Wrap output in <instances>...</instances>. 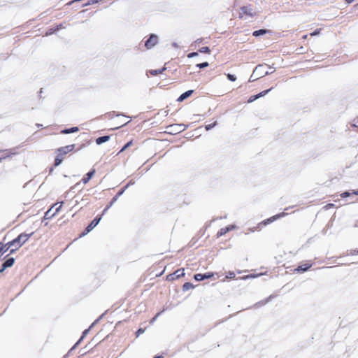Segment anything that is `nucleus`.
<instances>
[{
    "label": "nucleus",
    "instance_id": "nucleus-1",
    "mask_svg": "<svg viewBox=\"0 0 358 358\" xmlns=\"http://www.w3.org/2000/svg\"><path fill=\"white\" fill-rule=\"evenodd\" d=\"M34 232L30 234L21 233L15 238L6 243L0 242V247H1L3 254L4 255L12 247H17V248H20L29 240L30 237L32 236Z\"/></svg>",
    "mask_w": 358,
    "mask_h": 358
},
{
    "label": "nucleus",
    "instance_id": "nucleus-2",
    "mask_svg": "<svg viewBox=\"0 0 358 358\" xmlns=\"http://www.w3.org/2000/svg\"><path fill=\"white\" fill-rule=\"evenodd\" d=\"M76 145L71 144L66 146L59 148L57 150V155L55 157L54 162V166L57 167L59 166L64 159V156L75 150Z\"/></svg>",
    "mask_w": 358,
    "mask_h": 358
},
{
    "label": "nucleus",
    "instance_id": "nucleus-3",
    "mask_svg": "<svg viewBox=\"0 0 358 358\" xmlns=\"http://www.w3.org/2000/svg\"><path fill=\"white\" fill-rule=\"evenodd\" d=\"M102 214L96 215L94 220L85 227L84 231L80 235V237L85 236L88 233H90L92 230H93L100 222L102 218Z\"/></svg>",
    "mask_w": 358,
    "mask_h": 358
},
{
    "label": "nucleus",
    "instance_id": "nucleus-4",
    "mask_svg": "<svg viewBox=\"0 0 358 358\" xmlns=\"http://www.w3.org/2000/svg\"><path fill=\"white\" fill-rule=\"evenodd\" d=\"M264 64H259L257 65L255 70H254V73H256L257 76H259V77H263V76H267V75H269L272 73H273L275 71V69L274 67H272V66H269V69H271L272 71H264Z\"/></svg>",
    "mask_w": 358,
    "mask_h": 358
},
{
    "label": "nucleus",
    "instance_id": "nucleus-5",
    "mask_svg": "<svg viewBox=\"0 0 358 358\" xmlns=\"http://www.w3.org/2000/svg\"><path fill=\"white\" fill-rule=\"evenodd\" d=\"M127 189V187H123L119 192L113 197L109 203L105 207L102 212V215H104L108 209L117 201L118 198L124 194L125 190Z\"/></svg>",
    "mask_w": 358,
    "mask_h": 358
},
{
    "label": "nucleus",
    "instance_id": "nucleus-6",
    "mask_svg": "<svg viewBox=\"0 0 358 358\" xmlns=\"http://www.w3.org/2000/svg\"><path fill=\"white\" fill-rule=\"evenodd\" d=\"M159 38L157 35L155 34H150L148 38L145 41V47L150 50L157 43Z\"/></svg>",
    "mask_w": 358,
    "mask_h": 358
},
{
    "label": "nucleus",
    "instance_id": "nucleus-7",
    "mask_svg": "<svg viewBox=\"0 0 358 358\" xmlns=\"http://www.w3.org/2000/svg\"><path fill=\"white\" fill-rule=\"evenodd\" d=\"M187 126L184 124H173L167 127L169 133H180L187 129Z\"/></svg>",
    "mask_w": 358,
    "mask_h": 358
},
{
    "label": "nucleus",
    "instance_id": "nucleus-8",
    "mask_svg": "<svg viewBox=\"0 0 358 358\" xmlns=\"http://www.w3.org/2000/svg\"><path fill=\"white\" fill-rule=\"evenodd\" d=\"M185 275V271L183 268H179L176 270L174 273L169 274L166 276V280L168 281H173L176 279L180 278V277H182Z\"/></svg>",
    "mask_w": 358,
    "mask_h": 358
},
{
    "label": "nucleus",
    "instance_id": "nucleus-9",
    "mask_svg": "<svg viewBox=\"0 0 358 358\" xmlns=\"http://www.w3.org/2000/svg\"><path fill=\"white\" fill-rule=\"evenodd\" d=\"M214 273L213 272H207L205 273H196L194 275V278L196 281H202L206 279H210L213 277Z\"/></svg>",
    "mask_w": 358,
    "mask_h": 358
},
{
    "label": "nucleus",
    "instance_id": "nucleus-10",
    "mask_svg": "<svg viewBox=\"0 0 358 358\" xmlns=\"http://www.w3.org/2000/svg\"><path fill=\"white\" fill-rule=\"evenodd\" d=\"M240 10H241V13H240L241 15L243 13V14H245L250 17H254L255 15V13L253 11V9L252 8V7L250 6H242V7H241Z\"/></svg>",
    "mask_w": 358,
    "mask_h": 358
},
{
    "label": "nucleus",
    "instance_id": "nucleus-11",
    "mask_svg": "<svg viewBox=\"0 0 358 358\" xmlns=\"http://www.w3.org/2000/svg\"><path fill=\"white\" fill-rule=\"evenodd\" d=\"M287 215V213L282 212V213H278L275 215H273L268 219H266L265 220H264L262 222V223L264 224V225H267L268 224H271V222L275 221L276 220L279 219V218H281L284 216H285Z\"/></svg>",
    "mask_w": 358,
    "mask_h": 358
},
{
    "label": "nucleus",
    "instance_id": "nucleus-12",
    "mask_svg": "<svg viewBox=\"0 0 358 358\" xmlns=\"http://www.w3.org/2000/svg\"><path fill=\"white\" fill-rule=\"evenodd\" d=\"M65 27H66L65 23L62 22L59 24H58L54 27H51V28L48 29V30L45 33V36L52 35V34H55V32L58 31L59 30L64 29Z\"/></svg>",
    "mask_w": 358,
    "mask_h": 358
},
{
    "label": "nucleus",
    "instance_id": "nucleus-13",
    "mask_svg": "<svg viewBox=\"0 0 358 358\" xmlns=\"http://www.w3.org/2000/svg\"><path fill=\"white\" fill-rule=\"evenodd\" d=\"M8 256L9 255L6 256V257L3 259V262L1 264L6 269L12 267L15 262V259L14 257H8Z\"/></svg>",
    "mask_w": 358,
    "mask_h": 358
},
{
    "label": "nucleus",
    "instance_id": "nucleus-14",
    "mask_svg": "<svg viewBox=\"0 0 358 358\" xmlns=\"http://www.w3.org/2000/svg\"><path fill=\"white\" fill-rule=\"evenodd\" d=\"M312 266V264L306 263L304 264H301L298 266L294 271L296 273H302L307 271Z\"/></svg>",
    "mask_w": 358,
    "mask_h": 358
},
{
    "label": "nucleus",
    "instance_id": "nucleus-15",
    "mask_svg": "<svg viewBox=\"0 0 358 358\" xmlns=\"http://www.w3.org/2000/svg\"><path fill=\"white\" fill-rule=\"evenodd\" d=\"M193 93H194L193 90H187V91L183 92L182 94H181L180 95V96L178 98L177 101L179 102H182L184 100H185L186 99H187L188 97H189Z\"/></svg>",
    "mask_w": 358,
    "mask_h": 358
},
{
    "label": "nucleus",
    "instance_id": "nucleus-16",
    "mask_svg": "<svg viewBox=\"0 0 358 358\" xmlns=\"http://www.w3.org/2000/svg\"><path fill=\"white\" fill-rule=\"evenodd\" d=\"M94 173H95V170L94 169L90 170L88 173H87L84 176V177L82 179V182L84 184L87 183L91 180V178L94 176Z\"/></svg>",
    "mask_w": 358,
    "mask_h": 358
},
{
    "label": "nucleus",
    "instance_id": "nucleus-17",
    "mask_svg": "<svg viewBox=\"0 0 358 358\" xmlns=\"http://www.w3.org/2000/svg\"><path fill=\"white\" fill-rule=\"evenodd\" d=\"M234 227H235L234 226L229 225L226 227L222 228L221 229H220V231L217 234V237L224 236V234H226L227 232L230 231Z\"/></svg>",
    "mask_w": 358,
    "mask_h": 358
},
{
    "label": "nucleus",
    "instance_id": "nucleus-18",
    "mask_svg": "<svg viewBox=\"0 0 358 358\" xmlns=\"http://www.w3.org/2000/svg\"><path fill=\"white\" fill-rule=\"evenodd\" d=\"M166 68L165 66L159 69H151L147 71V74L150 73V75L155 76L159 74L163 73L164 71H166Z\"/></svg>",
    "mask_w": 358,
    "mask_h": 358
},
{
    "label": "nucleus",
    "instance_id": "nucleus-19",
    "mask_svg": "<svg viewBox=\"0 0 358 358\" xmlns=\"http://www.w3.org/2000/svg\"><path fill=\"white\" fill-rule=\"evenodd\" d=\"M79 131V128L78 127H72L69 128H65L61 131V134H69L71 133H75Z\"/></svg>",
    "mask_w": 358,
    "mask_h": 358
},
{
    "label": "nucleus",
    "instance_id": "nucleus-20",
    "mask_svg": "<svg viewBox=\"0 0 358 358\" xmlns=\"http://www.w3.org/2000/svg\"><path fill=\"white\" fill-rule=\"evenodd\" d=\"M110 135L102 136L96 139V143L97 145H101L103 143L108 141L110 138Z\"/></svg>",
    "mask_w": 358,
    "mask_h": 358
},
{
    "label": "nucleus",
    "instance_id": "nucleus-21",
    "mask_svg": "<svg viewBox=\"0 0 358 358\" xmlns=\"http://www.w3.org/2000/svg\"><path fill=\"white\" fill-rule=\"evenodd\" d=\"M274 297L273 295H270L268 297H267L266 299H264V300H262L257 303H255V307H260V306H264L266 305V303H268L271 300V299H273Z\"/></svg>",
    "mask_w": 358,
    "mask_h": 358
},
{
    "label": "nucleus",
    "instance_id": "nucleus-22",
    "mask_svg": "<svg viewBox=\"0 0 358 358\" xmlns=\"http://www.w3.org/2000/svg\"><path fill=\"white\" fill-rule=\"evenodd\" d=\"M268 31H269L268 29H260L254 31L253 33H252V36H255V37H259L260 36L264 35L265 34H266Z\"/></svg>",
    "mask_w": 358,
    "mask_h": 358
},
{
    "label": "nucleus",
    "instance_id": "nucleus-23",
    "mask_svg": "<svg viewBox=\"0 0 358 358\" xmlns=\"http://www.w3.org/2000/svg\"><path fill=\"white\" fill-rule=\"evenodd\" d=\"M194 287V286L192 282H185L184 285H182V291L186 292L190 289H193Z\"/></svg>",
    "mask_w": 358,
    "mask_h": 358
},
{
    "label": "nucleus",
    "instance_id": "nucleus-24",
    "mask_svg": "<svg viewBox=\"0 0 358 358\" xmlns=\"http://www.w3.org/2000/svg\"><path fill=\"white\" fill-rule=\"evenodd\" d=\"M55 216V213H52V208L45 213L43 220H50Z\"/></svg>",
    "mask_w": 358,
    "mask_h": 358
},
{
    "label": "nucleus",
    "instance_id": "nucleus-25",
    "mask_svg": "<svg viewBox=\"0 0 358 358\" xmlns=\"http://www.w3.org/2000/svg\"><path fill=\"white\" fill-rule=\"evenodd\" d=\"M84 339L83 336H81L79 340L74 344V345L69 350L66 355H69L73 350H74L82 342V341Z\"/></svg>",
    "mask_w": 358,
    "mask_h": 358
},
{
    "label": "nucleus",
    "instance_id": "nucleus-26",
    "mask_svg": "<svg viewBox=\"0 0 358 358\" xmlns=\"http://www.w3.org/2000/svg\"><path fill=\"white\" fill-rule=\"evenodd\" d=\"M84 339L83 336H81L79 340L74 344V345L69 350L66 355H69L73 350H74L82 342V341Z\"/></svg>",
    "mask_w": 358,
    "mask_h": 358
},
{
    "label": "nucleus",
    "instance_id": "nucleus-27",
    "mask_svg": "<svg viewBox=\"0 0 358 358\" xmlns=\"http://www.w3.org/2000/svg\"><path fill=\"white\" fill-rule=\"evenodd\" d=\"M273 89V87H271L268 90H264L258 94H257V96L258 97V99L266 95L270 91H271V90Z\"/></svg>",
    "mask_w": 358,
    "mask_h": 358
},
{
    "label": "nucleus",
    "instance_id": "nucleus-28",
    "mask_svg": "<svg viewBox=\"0 0 358 358\" xmlns=\"http://www.w3.org/2000/svg\"><path fill=\"white\" fill-rule=\"evenodd\" d=\"M108 115H109V117H113L114 115H115V116H124V117H128V118H130V117H129V116H127V115H124V114H123V113H116L115 111L110 112V113H108Z\"/></svg>",
    "mask_w": 358,
    "mask_h": 358
},
{
    "label": "nucleus",
    "instance_id": "nucleus-29",
    "mask_svg": "<svg viewBox=\"0 0 358 358\" xmlns=\"http://www.w3.org/2000/svg\"><path fill=\"white\" fill-rule=\"evenodd\" d=\"M217 124V122L215 121L212 124H206L205 126V129L206 131H209V130L212 129L213 128H214Z\"/></svg>",
    "mask_w": 358,
    "mask_h": 358
},
{
    "label": "nucleus",
    "instance_id": "nucleus-30",
    "mask_svg": "<svg viewBox=\"0 0 358 358\" xmlns=\"http://www.w3.org/2000/svg\"><path fill=\"white\" fill-rule=\"evenodd\" d=\"M199 52H201V53H208V54H209L210 52V48L208 47L204 46V47L201 48L199 50Z\"/></svg>",
    "mask_w": 358,
    "mask_h": 358
},
{
    "label": "nucleus",
    "instance_id": "nucleus-31",
    "mask_svg": "<svg viewBox=\"0 0 358 358\" xmlns=\"http://www.w3.org/2000/svg\"><path fill=\"white\" fill-rule=\"evenodd\" d=\"M133 144V141L131 140L129 141V142H127L122 148V149L120 150V152H122L123 151H124L126 149H127L128 148H129L131 145Z\"/></svg>",
    "mask_w": 358,
    "mask_h": 358
},
{
    "label": "nucleus",
    "instance_id": "nucleus-32",
    "mask_svg": "<svg viewBox=\"0 0 358 358\" xmlns=\"http://www.w3.org/2000/svg\"><path fill=\"white\" fill-rule=\"evenodd\" d=\"M208 66H209V64L207 62H204L199 63V64H196V67H198L199 69H204Z\"/></svg>",
    "mask_w": 358,
    "mask_h": 358
},
{
    "label": "nucleus",
    "instance_id": "nucleus-33",
    "mask_svg": "<svg viewBox=\"0 0 358 358\" xmlns=\"http://www.w3.org/2000/svg\"><path fill=\"white\" fill-rule=\"evenodd\" d=\"M227 77L228 80L231 82H234L236 80V76L234 74L228 73L227 75Z\"/></svg>",
    "mask_w": 358,
    "mask_h": 358
},
{
    "label": "nucleus",
    "instance_id": "nucleus-34",
    "mask_svg": "<svg viewBox=\"0 0 358 358\" xmlns=\"http://www.w3.org/2000/svg\"><path fill=\"white\" fill-rule=\"evenodd\" d=\"M235 273L234 271H229L226 275V278L227 279H234L235 278Z\"/></svg>",
    "mask_w": 358,
    "mask_h": 358
},
{
    "label": "nucleus",
    "instance_id": "nucleus-35",
    "mask_svg": "<svg viewBox=\"0 0 358 358\" xmlns=\"http://www.w3.org/2000/svg\"><path fill=\"white\" fill-rule=\"evenodd\" d=\"M103 314L101 315V316H99V318H97L90 326V329H92V327H94V326H95L99 322V320L103 317Z\"/></svg>",
    "mask_w": 358,
    "mask_h": 358
},
{
    "label": "nucleus",
    "instance_id": "nucleus-36",
    "mask_svg": "<svg viewBox=\"0 0 358 358\" xmlns=\"http://www.w3.org/2000/svg\"><path fill=\"white\" fill-rule=\"evenodd\" d=\"M257 99H258L257 94L252 95V96H250V98L248 99V103H252V102L256 101Z\"/></svg>",
    "mask_w": 358,
    "mask_h": 358
},
{
    "label": "nucleus",
    "instance_id": "nucleus-37",
    "mask_svg": "<svg viewBox=\"0 0 358 358\" xmlns=\"http://www.w3.org/2000/svg\"><path fill=\"white\" fill-rule=\"evenodd\" d=\"M256 276H257L256 275L250 274V275H244L243 277H241L240 278L242 279V280H248L249 278H255Z\"/></svg>",
    "mask_w": 358,
    "mask_h": 358
},
{
    "label": "nucleus",
    "instance_id": "nucleus-38",
    "mask_svg": "<svg viewBox=\"0 0 358 358\" xmlns=\"http://www.w3.org/2000/svg\"><path fill=\"white\" fill-rule=\"evenodd\" d=\"M144 331L145 329L139 328L136 332V337H138L141 334H143Z\"/></svg>",
    "mask_w": 358,
    "mask_h": 358
},
{
    "label": "nucleus",
    "instance_id": "nucleus-39",
    "mask_svg": "<svg viewBox=\"0 0 358 358\" xmlns=\"http://www.w3.org/2000/svg\"><path fill=\"white\" fill-rule=\"evenodd\" d=\"M198 55H199V54H198L197 52H190V53H189L187 55V57L188 58H193V57H196Z\"/></svg>",
    "mask_w": 358,
    "mask_h": 358
},
{
    "label": "nucleus",
    "instance_id": "nucleus-40",
    "mask_svg": "<svg viewBox=\"0 0 358 358\" xmlns=\"http://www.w3.org/2000/svg\"><path fill=\"white\" fill-rule=\"evenodd\" d=\"M350 194H352V193H350V192H348V191H345V192H343V193L341 194V197H342V198H346V197H348V196H350Z\"/></svg>",
    "mask_w": 358,
    "mask_h": 358
},
{
    "label": "nucleus",
    "instance_id": "nucleus-41",
    "mask_svg": "<svg viewBox=\"0 0 358 358\" xmlns=\"http://www.w3.org/2000/svg\"><path fill=\"white\" fill-rule=\"evenodd\" d=\"M90 329H90V327H89L88 329H87L84 330V331H83V333H82V336H83V338H85V337L87 335V334L89 333V331H90Z\"/></svg>",
    "mask_w": 358,
    "mask_h": 358
},
{
    "label": "nucleus",
    "instance_id": "nucleus-42",
    "mask_svg": "<svg viewBox=\"0 0 358 358\" xmlns=\"http://www.w3.org/2000/svg\"><path fill=\"white\" fill-rule=\"evenodd\" d=\"M19 248H10L9 255L14 254Z\"/></svg>",
    "mask_w": 358,
    "mask_h": 358
},
{
    "label": "nucleus",
    "instance_id": "nucleus-43",
    "mask_svg": "<svg viewBox=\"0 0 358 358\" xmlns=\"http://www.w3.org/2000/svg\"><path fill=\"white\" fill-rule=\"evenodd\" d=\"M350 255H358V249L351 250L350 252Z\"/></svg>",
    "mask_w": 358,
    "mask_h": 358
},
{
    "label": "nucleus",
    "instance_id": "nucleus-44",
    "mask_svg": "<svg viewBox=\"0 0 358 358\" xmlns=\"http://www.w3.org/2000/svg\"><path fill=\"white\" fill-rule=\"evenodd\" d=\"M255 73H254V72L252 73V74L251 75L250 79H249V82H253L255 81V80H257L258 78H254V76H255Z\"/></svg>",
    "mask_w": 358,
    "mask_h": 358
},
{
    "label": "nucleus",
    "instance_id": "nucleus-45",
    "mask_svg": "<svg viewBox=\"0 0 358 358\" xmlns=\"http://www.w3.org/2000/svg\"><path fill=\"white\" fill-rule=\"evenodd\" d=\"M3 252L1 250V247H0V261H2L3 259H4L6 257H3Z\"/></svg>",
    "mask_w": 358,
    "mask_h": 358
},
{
    "label": "nucleus",
    "instance_id": "nucleus-46",
    "mask_svg": "<svg viewBox=\"0 0 358 358\" xmlns=\"http://www.w3.org/2000/svg\"><path fill=\"white\" fill-rule=\"evenodd\" d=\"M62 203H63V202H62V203L60 204V206H59V207H57V208L55 209V211L54 212L55 215L56 213H57L60 210V209H61V208H62Z\"/></svg>",
    "mask_w": 358,
    "mask_h": 358
},
{
    "label": "nucleus",
    "instance_id": "nucleus-47",
    "mask_svg": "<svg viewBox=\"0 0 358 358\" xmlns=\"http://www.w3.org/2000/svg\"><path fill=\"white\" fill-rule=\"evenodd\" d=\"M134 181L133 180H130L124 187H127V188L131 185H134Z\"/></svg>",
    "mask_w": 358,
    "mask_h": 358
},
{
    "label": "nucleus",
    "instance_id": "nucleus-48",
    "mask_svg": "<svg viewBox=\"0 0 358 358\" xmlns=\"http://www.w3.org/2000/svg\"><path fill=\"white\" fill-rule=\"evenodd\" d=\"M203 39L202 38H198L197 40H196L195 43L199 44V43H201L203 42Z\"/></svg>",
    "mask_w": 358,
    "mask_h": 358
},
{
    "label": "nucleus",
    "instance_id": "nucleus-49",
    "mask_svg": "<svg viewBox=\"0 0 358 358\" xmlns=\"http://www.w3.org/2000/svg\"><path fill=\"white\" fill-rule=\"evenodd\" d=\"M6 268L1 264L0 268V274L2 273Z\"/></svg>",
    "mask_w": 358,
    "mask_h": 358
},
{
    "label": "nucleus",
    "instance_id": "nucleus-50",
    "mask_svg": "<svg viewBox=\"0 0 358 358\" xmlns=\"http://www.w3.org/2000/svg\"><path fill=\"white\" fill-rule=\"evenodd\" d=\"M172 46H173V47H174V48H178L179 47V46H178V43H176V42H173V43H172Z\"/></svg>",
    "mask_w": 358,
    "mask_h": 358
},
{
    "label": "nucleus",
    "instance_id": "nucleus-51",
    "mask_svg": "<svg viewBox=\"0 0 358 358\" xmlns=\"http://www.w3.org/2000/svg\"><path fill=\"white\" fill-rule=\"evenodd\" d=\"M54 167L55 166H53L52 167H50L49 169V171H49V174H51L52 173V171H54Z\"/></svg>",
    "mask_w": 358,
    "mask_h": 358
},
{
    "label": "nucleus",
    "instance_id": "nucleus-52",
    "mask_svg": "<svg viewBox=\"0 0 358 358\" xmlns=\"http://www.w3.org/2000/svg\"><path fill=\"white\" fill-rule=\"evenodd\" d=\"M164 310H163L161 312H159L156 314L155 315V318H157L158 317H159V315L164 312Z\"/></svg>",
    "mask_w": 358,
    "mask_h": 358
},
{
    "label": "nucleus",
    "instance_id": "nucleus-53",
    "mask_svg": "<svg viewBox=\"0 0 358 358\" xmlns=\"http://www.w3.org/2000/svg\"><path fill=\"white\" fill-rule=\"evenodd\" d=\"M352 194L358 195V189L357 190H353L352 192Z\"/></svg>",
    "mask_w": 358,
    "mask_h": 358
},
{
    "label": "nucleus",
    "instance_id": "nucleus-54",
    "mask_svg": "<svg viewBox=\"0 0 358 358\" xmlns=\"http://www.w3.org/2000/svg\"><path fill=\"white\" fill-rule=\"evenodd\" d=\"M84 146H85V145H84V144H83V145H80V146H79V148L77 149V151H78V150H81Z\"/></svg>",
    "mask_w": 358,
    "mask_h": 358
},
{
    "label": "nucleus",
    "instance_id": "nucleus-55",
    "mask_svg": "<svg viewBox=\"0 0 358 358\" xmlns=\"http://www.w3.org/2000/svg\"><path fill=\"white\" fill-rule=\"evenodd\" d=\"M317 33H318V31H317V30H315V31H313V32L311 34V35H312V36H313V35H316V34H317Z\"/></svg>",
    "mask_w": 358,
    "mask_h": 358
},
{
    "label": "nucleus",
    "instance_id": "nucleus-56",
    "mask_svg": "<svg viewBox=\"0 0 358 358\" xmlns=\"http://www.w3.org/2000/svg\"><path fill=\"white\" fill-rule=\"evenodd\" d=\"M355 0H345V1L348 3H351L354 1Z\"/></svg>",
    "mask_w": 358,
    "mask_h": 358
},
{
    "label": "nucleus",
    "instance_id": "nucleus-57",
    "mask_svg": "<svg viewBox=\"0 0 358 358\" xmlns=\"http://www.w3.org/2000/svg\"><path fill=\"white\" fill-rule=\"evenodd\" d=\"M156 320H157V318H155V317L151 320L150 323H153Z\"/></svg>",
    "mask_w": 358,
    "mask_h": 358
},
{
    "label": "nucleus",
    "instance_id": "nucleus-58",
    "mask_svg": "<svg viewBox=\"0 0 358 358\" xmlns=\"http://www.w3.org/2000/svg\"><path fill=\"white\" fill-rule=\"evenodd\" d=\"M120 127H115V128H113V129H111V130H115V129H119Z\"/></svg>",
    "mask_w": 358,
    "mask_h": 358
},
{
    "label": "nucleus",
    "instance_id": "nucleus-59",
    "mask_svg": "<svg viewBox=\"0 0 358 358\" xmlns=\"http://www.w3.org/2000/svg\"><path fill=\"white\" fill-rule=\"evenodd\" d=\"M354 125L357 127H358V120L357 121V122L355 124H354Z\"/></svg>",
    "mask_w": 358,
    "mask_h": 358
},
{
    "label": "nucleus",
    "instance_id": "nucleus-60",
    "mask_svg": "<svg viewBox=\"0 0 358 358\" xmlns=\"http://www.w3.org/2000/svg\"><path fill=\"white\" fill-rule=\"evenodd\" d=\"M129 122H130V120H129V121H128V122H127L126 123H124L121 127H122V126H124V125L127 124Z\"/></svg>",
    "mask_w": 358,
    "mask_h": 358
},
{
    "label": "nucleus",
    "instance_id": "nucleus-61",
    "mask_svg": "<svg viewBox=\"0 0 358 358\" xmlns=\"http://www.w3.org/2000/svg\"><path fill=\"white\" fill-rule=\"evenodd\" d=\"M39 94H43V88H41L39 91Z\"/></svg>",
    "mask_w": 358,
    "mask_h": 358
},
{
    "label": "nucleus",
    "instance_id": "nucleus-62",
    "mask_svg": "<svg viewBox=\"0 0 358 358\" xmlns=\"http://www.w3.org/2000/svg\"><path fill=\"white\" fill-rule=\"evenodd\" d=\"M36 126H37L38 127H42V124H36Z\"/></svg>",
    "mask_w": 358,
    "mask_h": 358
}]
</instances>
